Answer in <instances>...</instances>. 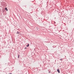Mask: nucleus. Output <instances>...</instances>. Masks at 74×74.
Instances as JSON below:
<instances>
[{
    "instance_id": "nucleus-2",
    "label": "nucleus",
    "mask_w": 74,
    "mask_h": 74,
    "mask_svg": "<svg viewBox=\"0 0 74 74\" xmlns=\"http://www.w3.org/2000/svg\"><path fill=\"white\" fill-rule=\"evenodd\" d=\"M29 46V44H28L27 46V47H28Z\"/></svg>"
},
{
    "instance_id": "nucleus-3",
    "label": "nucleus",
    "mask_w": 74,
    "mask_h": 74,
    "mask_svg": "<svg viewBox=\"0 0 74 74\" xmlns=\"http://www.w3.org/2000/svg\"><path fill=\"white\" fill-rule=\"evenodd\" d=\"M5 10H6V11H8V10H7V8H5Z\"/></svg>"
},
{
    "instance_id": "nucleus-8",
    "label": "nucleus",
    "mask_w": 74,
    "mask_h": 74,
    "mask_svg": "<svg viewBox=\"0 0 74 74\" xmlns=\"http://www.w3.org/2000/svg\"><path fill=\"white\" fill-rule=\"evenodd\" d=\"M60 60H62V59H60Z\"/></svg>"
},
{
    "instance_id": "nucleus-9",
    "label": "nucleus",
    "mask_w": 74,
    "mask_h": 74,
    "mask_svg": "<svg viewBox=\"0 0 74 74\" xmlns=\"http://www.w3.org/2000/svg\"><path fill=\"white\" fill-rule=\"evenodd\" d=\"M9 74H12V73H10Z\"/></svg>"
},
{
    "instance_id": "nucleus-6",
    "label": "nucleus",
    "mask_w": 74,
    "mask_h": 74,
    "mask_svg": "<svg viewBox=\"0 0 74 74\" xmlns=\"http://www.w3.org/2000/svg\"><path fill=\"white\" fill-rule=\"evenodd\" d=\"M19 32H17L16 33V34H19Z\"/></svg>"
},
{
    "instance_id": "nucleus-10",
    "label": "nucleus",
    "mask_w": 74,
    "mask_h": 74,
    "mask_svg": "<svg viewBox=\"0 0 74 74\" xmlns=\"http://www.w3.org/2000/svg\"><path fill=\"white\" fill-rule=\"evenodd\" d=\"M55 23H56V22H54Z\"/></svg>"
},
{
    "instance_id": "nucleus-1",
    "label": "nucleus",
    "mask_w": 74,
    "mask_h": 74,
    "mask_svg": "<svg viewBox=\"0 0 74 74\" xmlns=\"http://www.w3.org/2000/svg\"><path fill=\"white\" fill-rule=\"evenodd\" d=\"M57 71L58 72V73H60V71L59 69H58Z\"/></svg>"
},
{
    "instance_id": "nucleus-7",
    "label": "nucleus",
    "mask_w": 74,
    "mask_h": 74,
    "mask_svg": "<svg viewBox=\"0 0 74 74\" xmlns=\"http://www.w3.org/2000/svg\"><path fill=\"white\" fill-rule=\"evenodd\" d=\"M38 28H36V30H38Z\"/></svg>"
},
{
    "instance_id": "nucleus-5",
    "label": "nucleus",
    "mask_w": 74,
    "mask_h": 74,
    "mask_svg": "<svg viewBox=\"0 0 74 74\" xmlns=\"http://www.w3.org/2000/svg\"><path fill=\"white\" fill-rule=\"evenodd\" d=\"M18 58H19V55H18Z\"/></svg>"
},
{
    "instance_id": "nucleus-11",
    "label": "nucleus",
    "mask_w": 74,
    "mask_h": 74,
    "mask_svg": "<svg viewBox=\"0 0 74 74\" xmlns=\"http://www.w3.org/2000/svg\"><path fill=\"white\" fill-rule=\"evenodd\" d=\"M49 73H50V72H49Z\"/></svg>"
},
{
    "instance_id": "nucleus-4",
    "label": "nucleus",
    "mask_w": 74,
    "mask_h": 74,
    "mask_svg": "<svg viewBox=\"0 0 74 74\" xmlns=\"http://www.w3.org/2000/svg\"><path fill=\"white\" fill-rule=\"evenodd\" d=\"M24 49H27V47H25Z\"/></svg>"
}]
</instances>
